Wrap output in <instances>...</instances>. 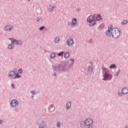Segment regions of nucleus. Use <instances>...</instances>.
<instances>
[{
    "mask_svg": "<svg viewBox=\"0 0 128 128\" xmlns=\"http://www.w3.org/2000/svg\"><path fill=\"white\" fill-rule=\"evenodd\" d=\"M102 76H104V78H102V80H112V74H110V72L108 68H102Z\"/></svg>",
    "mask_w": 128,
    "mask_h": 128,
    "instance_id": "obj_1",
    "label": "nucleus"
},
{
    "mask_svg": "<svg viewBox=\"0 0 128 128\" xmlns=\"http://www.w3.org/2000/svg\"><path fill=\"white\" fill-rule=\"evenodd\" d=\"M87 22H88L90 26H94L96 24V17L94 16L90 15L87 18Z\"/></svg>",
    "mask_w": 128,
    "mask_h": 128,
    "instance_id": "obj_2",
    "label": "nucleus"
},
{
    "mask_svg": "<svg viewBox=\"0 0 128 128\" xmlns=\"http://www.w3.org/2000/svg\"><path fill=\"white\" fill-rule=\"evenodd\" d=\"M120 36V32L118 28H112V36L113 38H118Z\"/></svg>",
    "mask_w": 128,
    "mask_h": 128,
    "instance_id": "obj_3",
    "label": "nucleus"
},
{
    "mask_svg": "<svg viewBox=\"0 0 128 128\" xmlns=\"http://www.w3.org/2000/svg\"><path fill=\"white\" fill-rule=\"evenodd\" d=\"M57 68L59 72H66V64L64 62H62L58 65Z\"/></svg>",
    "mask_w": 128,
    "mask_h": 128,
    "instance_id": "obj_4",
    "label": "nucleus"
},
{
    "mask_svg": "<svg viewBox=\"0 0 128 128\" xmlns=\"http://www.w3.org/2000/svg\"><path fill=\"white\" fill-rule=\"evenodd\" d=\"M94 123V121L92 119H86L84 121L85 126H87L88 128H92V124Z\"/></svg>",
    "mask_w": 128,
    "mask_h": 128,
    "instance_id": "obj_5",
    "label": "nucleus"
},
{
    "mask_svg": "<svg viewBox=\"0 0 128 128\" xmlns=\"http://www.w3.org/2000/svg\"><path fill=\"white\" fill-rule=\"evenodd\" d=\"M10 104L12 108L16 107L18 106V101L16 100L13 99L11 100Z\"/></svg>",
    "mask_w": 128,
    "mask_h": 128,
    "instance_id": "obj_6",
    "label": "nucleus"
},
{
    "mask_svg": "<svg viewBox=\"0 0 128 128\" xmlns=\"http://www.w3.org/2000/svg\"><path fill=\"white\" fill-rule=\"evenodd\" d=\"M46 122L44 121H41L39 123L38 128H46Z\"/></svg>",
    "mask_w": 128,
    "mask_h": 128,
    "instance_id": "obj_7",
    "label": "nucleus"
},
{
    "mask_svg": "<svg viewBox=\"0 0 128 128\" xmlns=\"http://www.w3.org/2000/svg\"><path fill=\"white\" fill-rule=\"evenodd\" d=\"M112 27H108V30L106 32V34L108 38H110V36H112Z\"/></svg>",
    "mask_w": 128,
    "mask_h": 128,
    "instance_id": "obj_8",
    "label": "nucleus"
},
{
    "mask_svg": "<svg viewBox=\"0 0 128 128\" xmlns=\"http://www.w3.org/2000/svg\"><path fill=\"white\" fill-rule=\"evenodd\" d=\"M66 43L68 46H72V44H74V40H72V38H70L67 40Z\"/></svg>",
    "mask_w": 128,
    "mask_h": 128,
    "instance_id": "obj_9",
    "label": "nucleus"
},
{
    "mask_svg": "<svg viewBox=\"0 0 128 128\" xmlns=\"http://www.w3.org/2000/svg\"><path fill=\"white\" fill-rule=\"evenodd\" d=\"M14 27L12 26L10 24V25H6L4 27V30L8 31V30H13Z\"/></svg>",
    "mask_w": 128,
    "mask_h": 128,
    "instance_id": "obj_10",
    "label": "nucleus"
},
{
    "mask_svg": "<svg viewBox=\"0 0 128 128\" xmlns=\"http://www.w3.org/2000/svg\"><path fill=\"white\" fill-rule=\"evenodd\" d=\"M122 94H128V88L124 87L122 89Z\"/></svg>",
    "mask_w": 128,
    "mask_h": 128,
    "instance_id": "obj_11",
    "label": "nucleus"
},
{
    "mask_svg": "<svg viewBox=\"0 0 128 128\" xmlns=\"http://www.w3.org/2000/svg\"><path fill=\"white\" fill-rule=\"evenodd\" d=\"M96 20H97V22H100V20H102V15H100V14H97Z\"/></svg>",
    "mask_w": 128,
    "mask_h": 128,
    "instance_id": "obj_12",
    "label": "nucleus"
},
{
    "mask_svg": "<svg viewBox=\"0 0 128 128\" xmlns=\"http://www.w3.org/2000/svg\"><path fill=\"white\" fill-rule=\"evenodd\" d=\"M8 76H10V78H14V76H16V72H14L13 70H11L10 71Z\"/></svg>",
    "mask_w": 128,
    "mask_h": 128,
    "instance_id": "obj_13",
    "label": "nucleus"
},
{
    "mask_svg": "<svg viewBox=\"0 0 128 128\" xmlns=\"http://www.w3.org/2000/svg\"><path fill=\"white\" fill-rule=\"evenodd\" d=\"M70 106H72V102H68L66 104V108L68 110L70 108Z\"/></svg>",
    "mask_w": 128,
    "mask_h": 128,
    "instance_id": "obj_14",
    "label": "nucleus"
},
{
    "mask_svg": "<svg viewBox=\"0 0 128 128\" xmlns=\"http://www.w3.org/2000/svg\"><path fill=\"white\" fill-rule=\"evenodd\" d=\"M54 6H52L50 5L48 7V10L49 12H52V10H54Z\"/></svg>",
    "mask_w": 128,
    "mask_h": 128,
    "instance_id": "obj_15",
    "label": "nucleus"
},
{
    "mask_svg": "<svg viewBox=\"0 0 128 128\" xmlns=\"http://www.w3.org/2000/svg\"><path fill=\"white\" fill-rule=\"evenodd\" d=\"M78 20V19H76V18H73L72 19V24L73 26H74V24H76V22Z\"/></svg>",
    "mask_w": 128,
    "mask_h": 128,
    "instance_id": "obj_16",
    "label": "nucleus"
},
{
    "mask_svg": "<svg viewBox=\"0 0 128 128\" xmlns=\"http://www.w3.org/2000/svg\"><path fill=\"white\" fill-rule=\"evenodd\" d=\"M64 56L65 58H70V53H68V52H66V53H64Z\"/></svg>",
    "mask_w": 128,
    "mask_h": 128,
    "instance_id": "obj_17",
    "label": "nucleus"
},
{
    "mask_svg": "<svg viewBox=\"0 0 128 128\" xmlns=\"http://www.w3.org/2000/svg\"><path fill=\"white\" fill-rule=\"evenodd\" d=\"M22 78V76L19 75L18 73L16 74L14 78V80H16V78Z\"/></svg>",
    "mask_w": 128,
    "mask_h": 128,
    "instance_id": "obj_18",
    "label": "nucleus"
},
{
    "mask_svg": "<svg viewBox=\"0 0 128 128\" xmlns=\"http://www.w3.org/2000/svg\"><path fill=\"white\" fill-rule=\"evenodd\" d=\"M104 28V24H102L98 28V30H102Z\"/></svg>",
    "mask_w": 128,
    "mask_h": 128,
    "instance_id": "obj_19",
    "label": "nucleus"
},
{
    "mask_svg": "<svg viewBox=\"0 0 128 128\" xmlns=\"http://www.w3.org/2000/svg\"><path fill=\"white\" fill-rule=\"evenodd\" d=\"M93 70H94V68H93L90 67V66H88V72H92Z\"/></svg>",
    "mask_w": 128,
    "mask_h": 128,
    "instance_id": "obj_20",
    "label": "nucleus"
},
{
    "mask_svg": "<svg viewBox=\"0 0 128 128\" xmlns=\"http://www.w3.org/2000/svg\"><path fill=\"white\" fill-rule=\"evenodd\" d=\"M14 46L12 44H10L8 45V48H9V50H12V48H14Z\"/></svg>",
    "mask_w": 128,
    "mask_h": 128,
    "instance_id": "obj_21",
    "label": "nucleus"
},
{
    "mask_svg": "<svg viewBox=\"0 0 128 128\" xmlns=\"http://www.w3.org/2000/svg\"><path fill=\"white\" fill-rule=\"evenodd\" d=\"M80 125L81 128H84V120H82L80 122Z\"/></svg>",
    "mask_w": 128,
    "mask_h": 128,
    "instance_id": "obj_22",
    "label": "nucleus"
},
{
    "mask_svg": "<svg viewBox=\"0 0 128 128\" xmlns=\"http://www.w3.org/2000/svg\"><path fill=\"white\" fill-rule=\"evenodd\" d=\"M110 68H116V64H112L110 66Z\"/></svg>",
    "mask_w": 128,
    "mask_h": 128,
    "instance_id": "obj_23",
    "label": "nucleus"
},
{
    "mask_svg": "<svg viewBox=\"0 0 128 128\" xmlns=\"http://www.w3.org/2000/svg\"><path fill=\"white\" fill-rule=\"evenodd\" d=\"M64 54V52H61L58 53L57 56H63Z\"/></svg>",
    "mask_w": 128,
    "mask_h": 128,
    "instance_id": "obj_24",
    "label": "nucleus"
},
{
    "mask_svg": "<svg viewBox=\"0 0 128 128\" xmlns=\"http://www.w3.org/2000/svg\"><path fill=\"white\" fill-rule=\"evenodd\" d=\"M50 58H56V54L54 53H52L50 56Z\"/></svg>",
    "mask_w": 128,
    "mask_h": 128,
    "instance_id": "obj_25",
    "label": "nucleus"
},
{
    "mask_svg": "<svg viewBox=\"0 0 128 128\" xmlns=\"http://www.w3.org/2000/svg\"><path fill=\"white\" fill-rule=\"evenodd\" d=\"M120 70L118 69V71L114 74V76H118L120 74Z\"/></svg>",
    "mask_w": 128,
    "mask_h": 128,
    "instance_id": "obj_26",
    "label": "nucleus"
},
{
    "mask_svg": "<svg viewBox=\"0 0 128 128\" xmlns=\"http://www.w3.org/2000/svg\"><path fill=\"white\" fill-rule=\"evenodd\" d=\"M16 44H18V46H22V40H18L17 42L15 43Z\"/></svg>",
    "mask_w": 128,
    "mask_h": 128,
    "instance_id": "obj_27",
    "label": "nucleus"
},
{
    "mask_svg": "<svg viewBox=\"0 0 128 128\" xmlns=\"http://www.w3.org/2000/svg\"><path fill=\"white\" fill-rule=\"evenodd\" d=\"M121 24L123 25L126 24H128V20H124L122 22Z\"/></svg>",
    "mask_w": 128,
    "mask_h": 128,
    "instance_id": "obj_28",
    "label": "nucleus"
},
{
    "mask_svg": "<svg viewBox=\"0 0 128 128\" xmlns=\"http://www.w3.org/2000/svg\"><path fill=\"white\" fill-rule=\"evenodd\" d=\"M60 42V38H55V43L56 44H58V42Z\"/></svg>",
    "mask_w": 128,
    "mask_h": 128,
    "instance_id": "obj_29",
    "label": "nucleus"
},
{
    "mask_svg": "<svg viewBox=\"0 0 128 128\" xmlns=\"http://www.w3.org/2000/svg\"><path fill=\"white\" fill-rule=\"evenodd\" d=\"M16 42H18V40H16V39H13L12 42H11V44H16Z\"/></svg>",
    "mask_w": 128,
    "mask_h": 128,
    "instance_id": "obj_30",
    "label": "nucleus"
},
{
    "mask_svg": "<svg viewBox=\"0 0 128 128\" xmlns=\"http://www.w3.org/2000/svg\"><path fill=\"white\" fill-rule=\"evenodd\" d=\"M52 66L53 70L54 72H56V68H58V67H56V66H54V65H52Z\"/></svg>",
    "mask_w": 128,
    "mask_h": 128,
    "instance_id": "obj_31",
    "label": "nucleus"
},
{
    "mask_svg": "<svg viewBox=\"0 0 128 128\" xmlns=\"http://www.w3.org/2000/svg\"><path fill=\"white\" fill-rule=\"evenodd\" d=\"M18 74H22V69L20 68L18 70Z\"/></svg>",
    "mask_w": 128,
    "mask_h": 128,
    "instance_id": "obj_32",
    "label": "nucleus"
},
{
    "mask_svg": "<svg viewBox=\"0 0 128 128\" xmlns=\"http://www.w3.org/2000/svg\"><path fill=\"white\" fill-rule=\"evenodd\" d=\"M68 24L69 26H74V25H72V22H68Z\"/></svg>",
    "mask_w": 128,
    "mask_h": 128,
    "instance_id": "obj_33",
    "label": "nucleus"
},
{
    "mask_svg": "<svg viewBox=\"0 0 128 128\" xmlns=\"http://www.w3.org/2000/svg\"><path fill=\"white\" fill-rule=\"evenodd\" d=\"M46 28V26H42L39 28V30H42Z\"/></svg>",
    "mask_w": 128,
    "mask_h": 128,
    "instance_id": "obj_34",
    "label": "nucleus"
},
{
    "mask_svg": "<svg viewBox=\"0 0 128 128\" xmlns=\"http://www.w3.org/2000/svg\"><path fill=\"white\" fill-rule=\"evenodd\" d=\"M20 110V109H18V108H16L14 109V112H18Z\"/></svg>",
    "mask_w": 128,
    "mask_h": 128,
    "instance_id": "obj_35",
    "label": "nucleus"
},
{
    "mask_svg": "<svg viewBox=\"0 0 128 128\" xmlns=\"http://www.w3.org/2000/svg\"><path fill=\"white\" fill-rule=\"evenodd\" d=\"M11 86L12 88H15L16 86L14 85V84L12 83L11 84Z\"/></svg>",
    "mask_w": 128,
    "mask_h": 128,
    "instance_id": "obj_36",
    "label": "nucleus"
},
{
    "mask_svg": "<svg viewBox=\"0 0 128 128\" xmlns=\"http://www.w3.org/2000/svg\"><path fill=\"white\" fill-rule=\"evenodd\" d=\"M57 126L58 128H60V122L57 123Z\"/></svg>",
    "mask_w": 128,
    "mask_h": 128,
    "instance_id": "obj_37",
    "label": "nucleus"
},
{
    "mask_svg": "<svg viewBox=\"0 0 128 128\" xmlns=\"http://www.w3.org/2000/svg\"><path fill=\"white\" fill-rule=\"evenodd\" d=\"M54 108V104H51L49 107H48V108Z\"/></svg>",
    "mask_w": 128,
    "mask_h": 128,
    "instance_id": "obj_38",
    "label": "nucleus"
},
{
    "mask_svg": "<svg viewBox=\"0 0 128 128\" xmlns=\"http://www.w3.org/2000/svg\"><path fill=\"white\" fill-rule=\"evenodd\" d=\"M88 42H89L90 44H92V39H90L88 41Z\"/></svg>",
    "mask_w": 128,
    "mask_h": 128,
    "instance_id": "obj_39",
    "label": "nucleus"
},
{
    "mask_svg": "<svg viewBox=\"0 0 128 128\" xmlns=\"http://www.w3.org/2000/svg\"><path fill=\"white\" fill-rule=\"evenodd\" d=\"M122 92H118V96H122Z\"/></svg>",
    "mask_w": 128,
    "mask_h": 128,
    "instance_id": "obj_40",
    "label": "nucleus"
},
{
    "mask_svg": "<svg viewBox=\"0 0 128 128\" xmlns=\"http://www.w3.org/2000/svg\"><path fill=\"white\" fill-rule=\"evenodd\" d=\"M40 18H37V22H40Z\"/></svg>",
    "mask_w": 128,
    "mask_h": 128,
    "instance_id": "obj_41",
    "label": "nucleus"
},
{
    "mask_svg": "<svg viewBox=\"0 0 128 128\" xmlns=\"http://www.w3.org/2000/svg\"><path fill=\"white\" fill-rule=\"evenodd\" d=\"M8 40H11V42H12V40H14V38H9Z\"/></svg>",
    "mask_w": 128,
    "mask_h": 128,
    "instance_id": "obj_42",
    "label": "nucleus"
},
{
    "mask_svg": "<svg viewBox=\"0 0 128 128\" xmlns=\"http://www.w3.org/2000/svg\"><path fill=\"white\" fill-rule=\"evenodd\" d=\"M16 70H18V68H14L13 69L12 71L14 72H16Z\"/></svg>",
    "mask_w": 128,
    "mask_h": 128,
    "instance_id": "obj_43",
    "label": "nucleus"
},
{
    "mask_svg": "<svg viewBox=\"0 0 128 128\" xmlns=\"http://www.w3.org/2000/svg\"><path fill=\"white\" fill-rule=\"evenodd\" d=\"M30 92H31V94H32L34 95L35 92H34V91H31Z\"/></svg>",
    "mask_w": 128,
    "mask_h": 128,
    "instance_id": "obj_44",
    "label": "nucleus"
},
{
    "mask_svg": "<svg viewBox=\"0 0 128 128\" xmlns=\"http://www.w3.org/2000/svg\"><path fill=\"white\" fill-rule=\"evenodd\" d=\"M54 109H50V112H54Z\"/></svg>",
    "mask_w": 128,
    "mask_h": 128,
    "instance_id": "obj_45",
    "label": "nucleus"
},
{
    "mask_svg": "<svg viewBox=\"0 0 128 128\" xmlns=\"http://www.w3.org/2000/svg\"><path fill=\"white\" fill-rule=\"evenodd\" d=\"M53 76H56V72H54L53 74Z\"/></svg>",
    "mask_w": 128,
    "mask_h": 128,
    "instance_id": "obj_46",
    "label": "nucleus"
},
{
    "mask_svg": "<svg viewBox=\"0 0 128 128\" xmlns=\"http://www.w3.org/2000/svg\"><path fill=\"white\" fill-rule=\"evenodd\" d=\"M70 60H72V62H74V60L72 59V58H70Z\"/></svg>",
    "mask_w": 128,
    "mask_h": 128,
    "instance_id": "obj_47",
    "label": "nucleus"
},
{
    "mask_svg": "<svg viewBox=\"0 0 128 128\" xmlns=\"http://www.w3.org/2000/svg\"><path fill=\"white\" fill-rule=\"evenodd\" d=\"M31 98H32V100H33V99H34V96H31Z\"/></svg>",
    "mask_w": 128,
    "mask_h": 128,
    "instance_id": "obj_48",
    "label": "nucleus"
},
{
    "mask_svg": "<svg viewBox=\"0 0 128 128\" xmlns=\"http://www.w3.org/2000/svg\"><path fill=\"white\" fill-rule=\"evenodd\" d=\"M2 120H0V124H2Z\"/></svg>",
    "mask_w": 128,
    "mask_h": 128,
    "instance_id": "obj_49",
    "label": "nucleus"
},
{
    "mask_svg": "<svg viewBox=\"0 0 128 128\" xmlns=\"http://www.w3.org/2000/svg\"><path fill=\"white\" fill-rule=\"evenodd\" d=\"M90 64H92V62H90Z\"/></svg>",
    "mask_w": 128,
    "mask_h": 128,
    "instance_id": "obj_50",
    "label": "nucleus"
},
{
    "mask_svg": "<svg viewBox=\"0 0 128 128\" xmlns=\"http://www.w3.org/2000/svg\"><path fill=\"white\" fill-rule=\"evenodd\" d=\"M126 128H128V126H126Z\"/></svg>",
    "mask_w": 128,
    "mask_h": 128,
    "instance_id": "obj_51",
    "label": "nucleus"
},
{
    "mask_svg": "<svg viewBox=\"0 0 128 128\" xmlns=\"http://www.w3.org/2000/svg\"><path fill=\"white\" fill-rule=\"evenodd\" d=\"M45 112H46V108H45Z\"/></svg>",
    "mask_w": 128,
    "mask_h": 128,
    "instance_id": "obj_52",
    "label": "nucleus"
},
{
    "mask_svg": "<svg viewBox=\"0 0 128 128\" xmlns=\"http://www.w3.org/2000/svg\"><path fill=\"white\" fill-rule=\"evenodd\" d=\"M74 63H72L71 64H72Z\"/></svg>",
    "mask_w": 128,
    "mask_h": 128,
    "instance_id": "obj_53",
    "label": "nucleus"
}]
</instances>
